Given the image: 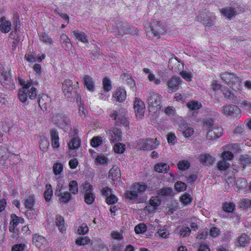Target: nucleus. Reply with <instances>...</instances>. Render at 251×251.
I'll use <instances>...</instances> for the list:
<instances>
[{
    "label": "nucleus",
    "mask_w": 251,
    "mask_h": 251,
    "mask_svg": "<svg viewBox=\"0 0 251 251\" xmlns=\"http://www.w3.org/2000/svg\"><path fill=\"white\" fill-rule=\"evenodd\" d=\"M165 32L166 28L162 23L159 21H154L151 24L149 28L147 30V35L149 38L157 37L159 38Z\"/></svg>",
    "instance_id": "obj_1"
},
{
    "label": "nucleus",
    "mask_w": 251,
    "mask_h": 251,
    "mask_svg": "<svg viewBox=\"0 0 251 251\" xmlns=\"http://www.w3.org/2000/svg\"><path fill=\"white\" fill-rule=\"evenodd\" d=\"M94 187L89 183H86L85 185L84 186L83 194H84V201L85 203L88 205H90L94 203L96 196L94 193Z\"/></svg>",
    "instance_id": "obj_2"
},
{
    "label": "nucleus",
    "mask_w": 251,
    "mask_h": 251,
    "mask_svg": "<svg viewBox=\"0 0 251 251\" xmlns=\"http://www.w3.org/2000/svg\"><path fill=\"white\" fill-rule=\"evenodd\" d=\"M26 93H28V98L31 100L35 99L37 96L36 88L34 87H32L30 90L21 89L19 91L18 96L21 102H25L27 100V95H26Z\"/></svg>",
    "instance_id": "obj_3"
},
{
    "label": "nucleus",
    "mask_w": 251,
    "mask_h": 251,
    "mask_svg": "<svg viewBox=\"0 0 251 251\" xmlns=\"http://www.w3.org/2000/svg\"><path fill=\"white\" fill-rule=\"evenodd\" d=\"M133 108L136 119L138 120L142 119L145 111V105L144 102L140 99L135 98L134 101Z\"/></svg>",
    "instance_id": "obj_4"
},
{
    "label": "nucleus",
    "mask_w": 251,
    "mask_h": 251,
    "mask_svg": "<svg viewBox=\"0 0 251 251\" xmlns=\"http://www.w3.org/2000/svg\"><path fill=\"white\" fill-rule=\"evenodd\" d=\"M139 145H141L144 150H152L157 148L159 145V141L157 138H147L146 139L140 141Z\"/></svg>",
    "instance_id": "obj_5"
},
{
    "label": "nucleus",
    "mask_w": 251,
    "mask_h": 251,
    "mask_svg": "<svg viewBox=\"0 0 251 251\" xmlns=\"http://www.w3.org/2000/svg\"><path fill=\"white\" fill-rule=\"evenodd\" d=\"M223 112L226 115L235 118H238L241 115V110L237 106L234 105H228L223 107Z\"/></svg>",
    "instance_id": "obj_6"
},
{
    "label": "nucleus",
    "mask_w": 251,
    "mask_h": 251,
    "mask_svg": "<svg viewBox=\"0 0 251 251\" xmlns=\"http://www.w3.org/2000/svg\"><path fill=\"white\" fill-rule=\"evenodd\" d=\"M223 134L222 126H208L207 138L209 140H214L222 137Z\"/></svg>",
    "instance_id": "obj_7"
},
{
    "label": "nucleus",
    "mask_w": 251,
    "mask_h": 251,
    "mask_svg": "<svg viewBox=\"0 0 251 251\" xmlns=\"http://www.w3.org/2000/svg\"><path fill=\"white\" fill-rule=\"evenodd\" d=\"M73 83V81L69 79L65 80L62 83V91L66 98H72L73 93H75L76 92L74 90Z\"/></svg>",
    "instance_id": "obj_8"
},
{
    "label": "nucleus",
    "mask_w": 251,
    "mask_h": 251,
    "mask_svg": "<svg viewBox=\"0 0 251 251\" xmlns=\"http://www.w3.org/2000/svg\"><path fill=\"white\" fill-rule=\"evenodd\" d=\"M251 238L246 233H242L237 236L235 240V245L238 248H245L250 243Z\"/></svg>",
    "instance_id": "obj_9"
},
{
    "label": "nucleus",
    "mask_w": 251,
    "mask_h": 251,
    "mask_svg": "<svg viewBox=\"0 0 251 251\" xmlns=\"http://www.w3.org/2000/svg\"><path fill=\"white\" fill-rule=\"evenodd\" d=\"M110 116L113 119V120H117L118 124L122 125L123 126H129V122L128 119L126 117L125 112L122 111L121 113H118L116 111H113L112 113L110 114Z\"/></svg>",
    "instance_id": "obj_10"
},
{
    "label": "nucleus",
    "mask_w": 251,
    "mask_h": 251,
    "mask_svg": "<svg viewBox=\"0 0 251 251\" xmlns=\"http://www.w3.org/2000/svg\"><path fill=\"white\" fill-rule=\"evenodd\" d=\"M221 76L222 80L228 85H235L240 82V78L233 74L224 72Z\"/></svg>",
    "instance_id": "obj_11"
},
{
    "label": "nucleus",
    "mask_w": 251,
    "mask_h": 251,
    "mask_svg": "<svg viewBox=\"0 0 251 251\" xmlns=\"http://www.w3.org/2000/svg\"><path fill=\"white\" fill-rule=\"evenodd\" d=\"M161 97L156 93H150L148 98L149 105L150 107L161 108Z\"/></svg>",
    "instance_id": "obj_12"
},
{
    "label": "nucleus",
    "mask_w": 251,
    "mask_h": 251,
    "mask_svg": "<svg viewBox=\"0 0 251 251\" xmlns=\"http://www.w3.org/2000/svg\"><path fill=\"white\" fill-rule=\"evenodd\" d=\"M53 124L58 125H69L70 124V120L62 114H57L53 116L52 118Z\"/></svg>",
    "instance_id": "obj_13"
},
{
    "label": "nucleus",
    "mask_w": 251,
    "mask_h": 251,
    "mask_svg": "<svg viewBox=\"0 0 251 251\" xmlns=\"http://www.w3.org/2000/svg\"><path fill=\"white\" fill-rule=\"evenodd\" d=\"M23 203L25 209H27L25 212V214L27 215L28 211H32L34 210V206L35 204V198L34 195L30 194L25 198Z\"/></svg>",
    "instance_id": "obj_14"
},
{
    "label": "nucleus",
    "mask_w": 251,
    "mask_h": 251,
    "mask_svg": "<svg viewBox=\"0 0 251 251\" xmlns=\"http://www.w3.org/2000/svg\"><path fill=\"white\" fill-rule=\"evenodd\" d=\"M176 232L177 233L180 237H185L191 234V229L189 227L180 225L176 227Z\"/></svg>",
    "instance_id": "obj_15"
},
{
    "label": "nucleus",
    "mask_w": 251,
    "mask_h": 251,
    "mask_svg": "<svg viewBox=\"0 0 251 251\" xmlns=\"http://www.w3.org/2000/svg\"><path fill=\"white\" fill-rule=\"evenodd\" d=\"M180 82V77L172 76L168 82V86L172 90V92H175L178 89Z\"/></svg>",
    "instance_id": "obj_16"
},
{
    "label": "nucleus",
    "mask_w": 251,
    "mask_h": 251,
    "mask_svg": "<svg viewBox=\"0 0 251 251\" xmlns=\"http://www.w3.org/2000/svg\"><path fill=\"white\" fill-rule=\"evenodd\" d=\"M147 189V185L143 182H135L131 186V189L135 190L139 195H143Z\"/></svg>",
    "instance_id": "obj_17"
},
{
    "label": "nucleus",
    "mask_w": 251,
    "mask_h": 251,
    "mask_svg": "<svg viewBox=\"0 0 251 251\" xmlns=\"http://www.w3.org/2000/svg\"><path fill=\"white\" fill-rule=\"evenodd\" d=\"M55 223L59 231L62 233H65L67 226L65 224L64 218L61 215H57L55 218Z\"/></svg>",
    "instance_id": "obj_18"
},
{
    "label": "nucleus",
    "mask_w": 251,
    "mask_h": 251,
    "mask_svg": "<svg viewBox=\"0 0 251 251\" xmlns=\"http://www.w3.org/2000/svg\"><path fill=\"white\" fill-rule=\"evenodd\" d=\"M215 160V158L213 157L209 153H205L201 154L200 156V160L204 165H210Z\"/></svg>",
    "instance_id": "obj_19"
},
{
    "label": "nucleus",
    "mask_w": 251,
    "mask_h": 251,
    "mask_svg": "<svg viewBox=\"0 0 251 251\" xmlns=\"http://www.w3.org/2000/svg\"><path fill=\"white\" fill-rule=\"evenodd\" d=\"M50 101V99L47 95L43 94L39 95L38 104L42 109H47V106Z\"/></svg>",
    "instance_id": "obj_20"
},
{
    "label": "nucleus",
    "mask_w": 251,
    "mask_h": 251,
    "mask_svg": "<svg viewBox=\"0 0 251 251\" xmlns=\"http://www.w3.org/2000/svg\"><path fill=\"white\" fill-rule=\"evenodd\" d=\"M126 96V92L124 89L118 88L113 94V98L116 99V101L122 102L125 100Z\"/></svg>",
    "instance_id": "obj_21"
},
{
    "label": "nucleus",
    "mask_w": 251,
    "mask_h": 251,
    "mask_svg": "<svg viewBox=\"0 0 251 251\" xmlns=\"http://www.w3.org/2000/svg\"><path fill=\"white\" fill-rule=\"evenodd\" d=\"M11 80L10 72L6 70L2 71L0 76V80L1 84L3 86L9 85L11 83Z\"/></svg>",
    "instance_id": "obj_22"
},
{
    "label": "nucleus",
    "mask_w": 251,
    "mask_h": 251,
    "mask_svg": "<svg viewBox=\"0 0 251 251\" xmlns=\"http://www.w3.org/2000/svg\"><path fill=\"white\" fill-rule=\"evenodd\" d=\"M221 12L223 16L229 20H231L234 17L236 13L234 8L232 7L223 8L221 9Z\"/></svg>",
    "instance_id": "obj_23"
},
{
    "label": "nucleus",
    "mask_w": 251,
    "mask_h": 251,
    "mask_svg": "<svg viewBox=\"0 0 251 251\" xmlns=\"http://www.w3.org/2000/svg\"><path fill=\"white\" fill-rule=\"evenodd\" d=\"M111 136L110 140L111 142L115 143L118 141L122 140V132L121 129L114 128L110 132Z\"/></svg>",
    "instance_id": "obj_24"
},
{
    "label": "nucleus",
    "mask_w": 251,
    "mask_h": 251,
    "mask_svg": "<svg viewBox=\"0 0 251 251\" xmlns=\"http://www.w3.org/2000/svg\"><path fill=\"white\" fill-rule=\"evenodd\" d=\"M51 146L53 148H58L59 147V136L58 132L55 129L50 131Z\"/></svg>",
    "instance_id": "obj_25"
},
{
    "label": "nucleus",
    "mask_w": 251,
    "mask_h": 251,
    "mask_svg": "<svg viewBox=\"0 0 251 251\" xmlns=\"http://www.w3.org/2000/svg\"><path fill=\"white\" fill-rule=\"evenodd\" d=\"M239 163L243 169L247 167L251 166V155L247 154L241 155Z\"/></svg>",
    "instance_id": "obj_26"
},
{
    "label": "nucleus",
    "mask_w": 251,
    "mask_h": 251,
    "mask_svg": "<svg viewBox=\"0 0 251 251\" xmlns=\"http://www.w3.org/2000/svg\"><path fill=\"white\" fill-rule=\"evenodd\" d=\"M11 24L9 21H6L5 18H1L0 20V30L3 33H7L11 29Z\"/></svg>",
    "instance_id": "obj_27"
},
{
    "label": "nucleus",
    "mask_w": 251,
    "mask_h": 251,
    "mask_svg": "<svg viewBox=\"0 0 251 251\" xmlns=\"http://www.w3.org/2000/svg\"><path fill=\"white\" fill-rule=\"evenodd\" d=\"M32 242L38 248H40L43 243L46 242V239L42 235L34 234L32 235Z\"/></svg>",
    "instance_id": "obj_28"
},
{
    "label": "nucleus",
    "mask_w": 251,
    "mask_h": 251,
    "mask_svg": "<svg viewBox=\"0 0 251 251\" xmlns=\"http://www.w3.org/2000/svg\"><path fill=\"white\" fill-rule=\"evenodd\" d=\"M83 80L84 86L88 90L90 91H93L94 90V82L92 78L90 75H84L83 77Z\"/></svg>",
    "instance_id": "obj_29"
},
{
    "label": "nucleus",
    "mask_w": 251,
    "mask_h": 251,
    "mask_svg": "<svg viewBox=\"0 0 251 251\" xmlns=\"http://www.w3.org/2000/svg\"><path fill=\"white\" fill-rule=\"evenodd\" d=\"M154 171L159 173H166L169 170V166L166 163L161 162L156 164L154 167Z\"/></svg>",
    "instance_id": "obj_30"
},
{
    "label": "nucleus",
    "mask_w": 251,
    "mask_h": 251,
    "mask_svg": "<svg viewBox=\"0 0 251 251\" xmlns=\"http://www.w3.org/2000/svg\"><path fill=\"white\" fill-rule=\"evenodd\" d=\"M118 32L120 35H124L128 33V31H129L130 27H128L126 24L122 22H118L116 24Z\"/></svg>",
    "instance_id": "obj_31"
},
{
    "label": "nucleus",
    "mask_w": 251,
    "mask_h": 251,
    "mask_svg": "<svg viewBox=\"0 0 251 251\" xmlns=\"http://www.w3.org/2000/svg\"><path fill=\"white\" fill-rule=\"evenodd\" d=\"M81 145V139L79 137L72 138L70 143L68 144L69 148L71 150H75L79 148Z\"/></svg>",
    "instance_id": "obj_32"
},
{
    "label": "nucleus",
    "mask_w": 251,
    "mask_h": 251,
    "mask_svg": "<svg viewBox=\"0 0 251 251\" xmlns=\"http://www.w3.org/2000/svg\"><path fill=\"white\" fill-rule=\"evenodd\" d=\"M69 191L72 194L76 195L78 193V184L75 180H72L68 184Z\"/></svg>",
    "instance_id": "obj_33"
},
{
    "label": "nucleus",
    "mask_w": 251,
    "mask_h": 251,
    "mask_svg": "<svg viewBox=\"0 0 251 251\" xmlns=\"http://www.w3.org/2000/svg\"><path fill=\"white\" fill-rule=\"evenodd\" d=\"M53 194V191L52 190V187L51 184H47L46 186V189L44 192V198L45 199L46 201L49 202L50 201L52 195Z\"/></svg>",
    "instance_id": "obj_34"
},
{
    "label": "nucleus",
    "mask_w": 251,
    "mask_h": 251,
    "mask_svg": "<svg viewBox=\"0 0 251 251\" xmlns=\"http://www.w3.org/2000/svg\"><path fill=\"white\" fill-rule=\"evenodd\" d=\"M120 170L117 167H113L109 171V177H110L113 181L120 177Z\"/></svg>",
    "instance_id": "obj_35"
},
{
    "label": "nucleus",
    "mask_w": 251,
    "mask_h": 251,
    "mask_svg": "<svg viewBox=\"0 0 251 251\" xmlns=\"http://www.w3.org/2000/svg\"><path fill=\"white\" fill-rule=\"evenodd\" d=\"M60 41L62 47L65 49L67 50L71 48L72 44L71 43L70 39L65 34H62L60 36Z\"/></svg>",
    "instance_id": "obj_36"
},
{
    "label": "nucleus",
    "mask_w": 251,
    "mask_h": 251,
    "mask_svg": "<svg viewBox=\"0 0 251 251\" xmlns=\"http://www.w3.org/2000/svg\"><path fill=\"white\" fill-rule=\"evenodd\" d=\"M71 193L68 191H65L64 192H62V194L60 195L58 197H59V201L60 202L64 203H67L73 199V196Z\"/></svg>",
    "instance_id": "obj_37"
},
{
    "label": "nucleus",
    "mask_w": 251,
    "mask_h": 251,
    "mask_svg": "<svg viewBox=\"0 0 251 251\" xmlns=\"http://www.w3.org/2000/svg\"><path fill=\"white\" fill-rule=\"evenodd\" d=\"M223 94L225 98L231 101L234 103H236L237 100V97L235 96L234 94L228 89H225L222 90Z\"/></svg>",
    "instance_id": "obj_38"
},
{
    "label": "nucleus",
    "mask_w": 251,
    "mask_h": 251,
    "mask_svg": "<svg viewBox=\"0 0 251 251\" xmlns=\"http://www.w3.org/2000/svg\"><path fill=\"white\" fill-rule=\"evenodd\" d=\"M168 228V226H164L162 227L159 228L158 231H157L158 236L161 238H168L170 235V232Z\"/></svg>",
    "instance_id": "obj_39"
},
{
    "label": "nucleus",
    "mask_w": 251,
    "mask_h": 251,
    "mask_svg": "<svg viewBox=\"0 0 251 251\" xmlns=\"http://www.w3.org/2000/svg\"><path fill=\"white\" fill-rule=\"evenodd\" d=\"M239 206L241 209L248 210L251 208V199L242 198L239 202Z\"/></svg>",
    "instance_id": "obj_40"
},
{
    "label": "nucleus",
    "mask_w": 251,
    "mask_h": 251,
    "mask_svg": "<svg viewBox=\"0 0 251 251\" xmlns=\"http://www.w3.org/2000/svg\"><path fill=\"white\" fill-rule=\"evenodd\" d=\"M235 209V205L233 202H225L223 204V210L225 212L231 213Z\"/></svg>",
    "instance_id": "obj_41"
},
{
    "label": "nucleus",
    "mask_w": 251,
    "mask_h": 251,
    "mask_svg": "<svg viewBox=\"0 0 251 251\" xmlns=\"http://www.w3.org/2000/svg\"><path fill=\"white\" fill-rule=\"evenodd\" d=\"M157 194L159 196L169 197L173 195V192L171 187H165L162 188L160 190L157 191Z\"/></svg>",
    "instance_id": "obj_42"
},
{
    "label": "nucleus",
    "mask_w": 251,
    "mask_h": 251,
    "mask_svg": "<svg viewBox=\"0 0 251 251\" xmlns=\"http://www.w3.org/2000/svg\"><path fill=\"white\" fill-rule=\"evenodd\" d=\"M236 187L235 189L236 191H239L244 187H246L247 181L244 178H239L235 181Z\"/></svg>",
    "instance_id": "obj_43"
},
{
    "label": "nucleus",
    "mask_w": 251,
    "mask_h": 251,
    "mask_svg": "<svg viewBox=\"0 0 251 251\" xmlns=\"http://www.w3.org/2000/svg\"><path fill=\"white\" fill-rule=\"evenodd\" d=\"M187 106L191 111H195L200 109L201 107V104L198 101L192 100L187 103Z\"/></svg>",
    "instance_id": "obj_44"
},
{
    "label": "nucleus",
    "mask_w": 251,
    "mask_h": 251,
    "mask_svg": "<svg viewBox=\"0 0 251 251\" xmlns=\"http://www.w3.org/2000/svg\"><path fill=\"white\" fill-rule=\"evenodd\" d=\"M179 200L184 205H187L192 203L193 199L190 194L185 193L180 197Z\"/></svg>",
    "instance_id": "obj_45"
},
{
    "label": "nucleus",
    "mask_w": 251,
    "mask_h": 251,
    "mask_svg": "<svg viewBox=\"0 0 251 251\" xmlns=\"http://www.w3.org/2000/svg\"><path fill=\"white\" fill-rule=\"evenodd\" d=\"M73 36L77 40L83 43H87L88 42L87 37L84 32H78L75 30L73 31Z\"/></svg>",
    "instance_id": "obj_46"
},
{
    "label": "nucleus",
    "mask_w": 251,
    "mask_h": 251,
    "mask_svg": "<svg viewBox=\"0 0 251 251\" xmlns=\"http://www.w3.org/2000/svg\"><path fill=\"white\" fill-rule=\"evenodd\" d=\"M161 199L159 196L151 197L150 200V205L155 209L161 204Z\"/></svg>",
    "instance_id": "obj_47"
},
{
    "label": "nucleus",
    "mask_w": 251,
    "mask_h": 251,
    "mask_svg": "<svg viewBox=\"0 0 251 251\" xmlns=\"http://www.w3.org/2000/svg\"><path fill=\"white\" fill-rule=\"evenodd\" d=\"M224 150H231L234 152H238L240 150L238 144H226L223 147Z\"/></svg>",
    "instance_id": "obj_48"
},
{
    "label": "nucleus",
    "mask_w": 251,
    "mask_h": 251,
    "mask_svg": "<svg viewBox=\"0 0 251 251\" xmlns=\"http://www.w3.org/2000/svg\"><path fill=\"white\" fill-rule=\"evenodd\" d=\"M119 199L114 194H111L105 198V202L109 205H112L118 202Z\"/></svg>",
    "instance_id": "obj_49"
},
{
    "label": "nucleus",
    "mask_w": 251,
    "mask_h": 251,
    "mask_svg": "<svg viewBox=\"0 0 251 251\" xmlns=\"http://www.w3.org/2000/svg\"><path fill=\"white\" fill-rule=\"evenodd\" d=\"M11 221L10 222V231H12L15 229L19 224V222L18 221V216L14 214H11Z\"/></svg>",
    "instance_id": "obj_50"
},
{
    "label": "nucleus",
    "mask_w": 251,
    "mask_h": 251,
    "mask_svg": "<svg viewBox=\"0 0 251 251\" xmlns=\"http://www.w3.org/2000/svg\"><path fill=\"white\" fill-rule=\"evenodd\" d=\"M147 229V227L144 223H139L135 226L134 230L137 234H140L145 233Z\"/></svg>",
    "instance_id": "obj_51"
},
{
    "label": "nucleus",
    "mask_w": 251,
    "mask_h": 251,
    "mask_svg": "<svg viewBox=\"0 0 251 251\" xmlns=\"http://www.w3.org/2000/svg\"><path fill=\"white\" fill-rule=\"evenodd\" d=\"M102 144V138L100 136L94 137L91 139L90 145L94 148H97Z\"/></svg>",
    "instance_id": "obj_52"
},
{
    "label": "nucleus",
    "mask_w": 251,
    "mask_h": 251,
    "mask_svg": "<svg viewBox=\"0 0 251 251\" xmlns=\"http://www.w3.org/2000/svg\"><path fill=\"white\" fill-rule=\"evenodd\" d=\"M230 163L226 160H219L217 163V168L220 171L226 170L230 167Z\"/></svg>",
    "instance_id": "obj_53"
},
{
    "label": "nucleus",
    "mask_w": 251,
    "mask_h": 251,
    "mask_svg": "<svg viewBox=\"0 0 251 251\" xmlns=\"http://www.w3.org/2000/svg\"><path fill=\"white\" fill-rule=\"evenodd\" d=\"M108 162V158L102 154L97 155L95 159V163L97 164L104 165L105 164H107Z\"/></svg>",
    "instance_id": "obj_54"
},
{
    "label": "nucleus",
    "mask_w": 251,
    "mask_h": 251,
    "mask_svg": "<svg viewBox=\"0 0 251 251\" xmlns=\"http://www.w3.org/2000/svg\"><path fill=\"white\" fill-rule=\"evenodd\" d=\"M103 89L104 92H109L112 89L111 81L107 77H104L102 81Z\"/></svg>",
    "instance_id": "obj_55"
},
{
    "label": "nucleus",
    "mask_w": 251,
    "mask_h": 251,
    "mask_svg": "<svg viewBox=\"0 0 251 251\" xmlns=\"http://www.w3.org/2000/svg\"><path fill=\"white\" fill-rule=\"evenodd\" d=\"M221 157L222 158V160H232L234 158V154L232 152L230 151H225L221 154Z\"/></svg>",
    "instance_id": "obj_56"
},
{
    "label": "nucleus",
    "mask_w": 251,
    "mask_h": 251,
    "mask_svg": "<svg viewBox=\"0 0 251 251\" xmlns=\"http://www.w3.org/2000/svg\"><path fill=\"white\" fill-rule=\"evenodd\" d=\"M187 186L185 182L177 181L175 184V189L177 192H182L186 189Z\"/></svg>",
    "instance_id": "obj_57"
},
{
    "label": "nucleus",
    "mask_w": 251,
    "mask_h": 251,
    "mask_svg": "<svg viewBox=\"0 0 251 251\" xmlns=\"http://www.w3.org/2000/svg\"><path fill=\"white\" fill-rule=\"evenodd\" d=\"M63 170V165L61 163L56 162L53 165V172L55 175H59Z\"/></svg>",
    "instance_id": "obj_58"
},
{
    "label": "nucleus",
    "mask_w": 251,
    "mask_h": 251,
    "mask_svg": "<svg viewBox=\"0 0 251 251\" xmlns=\"http://www.w3.org/2000/svg\"><path fill=\"white\" fill-rule=\"evenodd\" d=\"M190 167V163L187 160H180L177 163V168L180 170L184 171Z\"/></svg>",
    "instance_id": "obj_59"
},
{
    "label": "nucleus",
    "mask_w": 251,
    "mask_h": 251,
    "mask_svg": "<svg viewBox=\"0 0 251 251\" xmlns=\"http://www.w3.org/2000/svg\"><path fill=\"white\" fill-rule=\"evenodd\" d=\"M114 151L118 153H122L125 151V145L122 143H117L113 147Z\"/></svg>",
    "instance_id": "obj_60"
},
{
    "label": "nucleus",
    "mask_w": 251,
    "mask_h": 251,
    "mask_svg": "<svg viewBox=\"0 0 251 251\" xmlns=\"http://www.w3.org/2000/svg\"><path fill=\"white\" fill-rule=\"evenodd\" d=\"M90 242V239L87 236L80 237L75 240V244L78 245H85Z\"/></svg>",
    "instance_id": "obj_61"
},
{
    "label": "nucleus",
    "mask_w": 251,
    "mask_h": 251,
    "mask_svg": "<svg viewBox=\"0 0 251 251\" xmlns=\"http://www.w3.org/2000/svg\"><path fill=\"white\" fill-rule=\"evenodd\" d=\"M49 143L47 140V138L46 137L43 138L41 139V142L40 143V148L43 151H47Z\"/></svg>",
    "instance_id": "obj_62"
},
{
    "label": "nucleus",
    "mask_w": 251,
    "mask_h": 251,
    "mask_svg": "<svg viewBox=\"0 0 251 251\" xmlns=\"http://www.w3.org/2000/svg\"><path fill=\"white\" fill-rule=\"evenodd\" d=\"M40 39L47 44H51L53 43L52 39L50 36L46 33H42L40 36Z\"/></svg>",
    "instance_id": "obj_63"
},
{
    "label": "nucleus",
    "mask_w": 251,
    "mask_h": 251,
    "mask_svg": "<svg viewBox=\"0 0 251 251\" xmlns=\"http://www.w3.org/2000/svg\"><path fill=\"white\" fill-rule=\"evenodd\" d=\"M139 195L136 192V191L134 189H131L130 191L125 194V196H126V198L130 200L137 198Z\"/></svg>",
    "instance_id": "obj_64"
}]
</instances>
